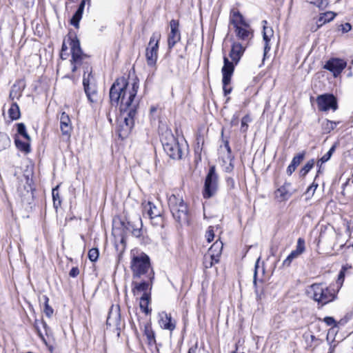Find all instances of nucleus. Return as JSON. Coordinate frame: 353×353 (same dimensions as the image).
<instances>
[{"label":"nucleus","instance_id":"obj_16","mask_svg":"<svg viewBox=\"0 0 353 353\" xmlns=\"http://www.w3.org/2000/svg\"><path fill=\"white\" fill-rule=\"evenodd\" d=\"M60 129L63 136L70 137L72 125L70 118L65 112H62L59 117Z\"/></svg>","mask_w":353,"mask_h":353},{"label":"nucleus","instance_id":"obj_59","mask_svg":"<svg viewBox=\"0 0 353 353\" xmlns=\"http://www.w3.org/2000/svg\"><path fill=\"white\" fill-rule=\"evenodd\" d=\"M68 50V47L65 43V41L63 43L62 47H61V52L66 51Z\"/></svg>","mask_w":353,"mask_h":353},{"label":"nucleus","instance_id":"obj_18","mask_svg":"<svg viewBox=\"0 0 353 353\" xmlns=\"http://www.w3.org/2000/svg\"><path fill=\"white\" fill-rule=\"evenodd\" d=\"M245 48L239 42L233 43L230 52V57L232 59V63L237 64L243 56Z\"/></svg>","mask_w":353,"mask_h":353},{"label":"nucleus","instance_id":"obj_40","mask_svg":"<svg viewBox=\"0 0 353 353\" xmlns=\"http://www.w3.org/2000/svg\"><path fill=\"white\" fill-rule=\"evenodd\" d=\"M43 299L45 302L44 312L48 317H51L53 314V309L49 305V299L47 296H43Z\"/></svg>","mask_w":353,"mask_h":353},{"label":"nucleus","instance_id":"obj_31","mask_svg":"<svg viewBox=\"0 0 353 353\" xmlns=\"http://www.w3.org/2000/svg\"><path fill=\"white\" fill-rule=\"evenodd\" d=\"M339 122L330 121L328 119L325 120L322 123V128L325 133H329L334 129H335Z\"/></svg>","mask_w":353,"mask_h":353},{"label":"nucleus","instance_id":"obj_23","mask_svg":"<svg viewBox=\"0 0 353 353\" xmlns=\"http://www.w3.org/2000/svg\"><path fill=\"white\" fill-rule=\"evenodd\" d=\"M230 23L234 26H248V23L244 19L243 15L239 12L232 10L231 12Z\"/></svg>","mask_w":353,"mask_h":353},{"label":"nucleus","instance_id":"obj_58","mask_svg":"<svg viewBox=\"0 0 353 353\" xmlns=\"http://www.w3.org/2000/svg\"><path fill=\"white\" fill-rule=\"evenodd\" d=\"M188 353H199V350H198V348H197V346H196V345H195V346H192V347H191L189 349V350H188Z\"/></svg>","mask_w":353,"mask_h":353},{"label":"nucleus","instance_id":"obj_38","mask_svg":"<svg viewBox=\"0 0 353 353\" xmlns=\"http://www.w3.org/2000/svg\"><path fill=\"white\" fill-rule=\"evenodd\" d=\"M290 184H285L284 185L281 186L276 190L277 195L279 194V196L282 199H286L289 197L290 194L288 190V186H289Z\"/></svg>","mask_w":353,"mask_h":353},{"label":"nucleus","instance_id":"obj_3","mask_svg":"<svg viewBox=\"0 0 353 353\" xmlns=\"http://www.w3.org/2000/svg\"><path fill=\"white\" fill-rule=\"evenodd\" d=\"M161 141L164 151L171 159H181L185 144L180 143L170 130H167L162 134Z\"/></svg>","mask_w":353,"mask_h":353},{"label":"nucleus","instance_id":"obj_60","mask_svg":"<svg viewBox=\"0 0 353 353\" xmlns=\"http://www.w3.org/2000/svg\"><path fill=\"white\" fill-rule=\"evenodd\" d=\"M256 270L255 269L254 275V285H256Z\"/></svg>","mask_w":353,"mask_h":353},{"label":"nucleus","instance_id":"obj_34","mask_svg":"<svg viewBox=\"0 0 353 353\" xmlns=\"http://www.w3.org/2000/svg\"><path fill=\"white\" fill-rule=\"evenodd\" d=\"M52 199H53V204L54 207L55 208H58L61 206V198L59 193V185H57L56 188L52 189Z\"/></svg>","mask_w":353,"mask_h":353},{"label":"nucleus","instance_id":"obj_44","mask_svg":"<svg viewBox=\"0 0 353 353\" xmlns=\"http://www.w3.org/2000/svg\"><path fill=\"white\" fill-rule=\"evenodd\" d=\"M145 334L148 339L149 344H152L155 342L154 333L150 327H145Z\"/></svg>","mask_w":353,"mask_h":353},{"label":"nucleus","instance_id":"obj_6","mask_svg":"<svg viewBox=\"0 0 353 353\" xmlns=\"http://www.w3.org/2000/svg\"><path fill=\"white\" fill-rule=\"evenodd\" d=\"M131 269L134 279H139L143 275L146 276L150 271H152L149 256L145 253L133 256L131 261Z\"/></svg>","mask_w":353,"mask_h":353},{"label":"nucleus","instance_id":"obj_54","mask_svg":"<svg viewBox=\"0 0 353 353\" xmlns=\"http://www.w3.org/2000/svg\"><path fill=\"white\" fill-rule=\"evenodd\" d=\"M79 274V270L78 268L77 267H74L72 268L70 272H69V275L71 276V277H76L77 276H78Z\"/></svg>","mask_w":353,"mask_h":353},{"label":"nucleus","instance_id":"obj_43","mask_svg":"<svg viewBox=\"0 0 353 353\" xmlns=\"http://www.w3.org/2000/svg\"><path fill=\"white\" fill-rule=\"evenodd\" d=\"M99 255V252L98 248H92L88 251V258L92 262H95L97 261Z\"/></svg>","mask_w":353,"mask_h":353},{"label":"nucleus","instance_id":"obj_4","mask_svg":"<svg viewBox=\"0 0 353 353\" xmlns=\"http://www.w3.org/2000/svg\"><path fill=\"white\" fill-rule=\"evenodd\" d=\"M307 294L318 304L324 305L336 298L334 290L328 287H324L321 283H314L307 289Z\"/></svg>","mask_w":353,"mask_h":353},{"label":"nucleus","instance_id":"obj_48","mask_svg":"<svg viewBox=\"0 0 353 353\" xmlns=\"http://www.w3.org/2000/svg\"><path fill=\"white\" fill-rule=\"evenodd\" d=\"M39 324H41L43 325V327L46 329V327H47V324L43 321H35V325H34V327H35V330H37V334H39V337L44 340V336H43V334H42L41 331L40 330V328H39Z\"/></svg>","mask_w":353,"mask_h":353},{"label":"nucleus","instance_id":"obj_26","mask_svg":"<svg viewBox=\"0 0 353 353\" xmlns=\"http://www.w3.org/2000/svg\"><path fill=\"white\" fill-rule=\"evenodd\" d=\"M85 1L83 0L81 2L77 10L71 19L70 23L75 28H79V21L82 18L83 12L85 8Z\"/></svg>","mask_w":353,"mask_h":353},{"label":"nucleus","instance_id":"obj_19","mask_svg":"<svg viewBox=\"0 0 353 353\" xmlns=\"http://www.w3.org/2000/svg\"><path fill=\"white\" fill-rule=\"evenodd\" d=\"M159 324L162 328L170 331L174 330L176 327V323L172 320L171 314L165 312H162L160 314Z\"/></svg>","mask_w":353,"mask_h":353},{"label":"nucleus","instance_id":"obj_46","mask_svg":"<svg viewBox=\"0 0 353 353\" xmlns=\"http://www.w3.org/2000/svg\"><path fill=\"white\" fill-rule=\"evenodd\" d=\"M251 119L249 115H245L241 119V130L243 132H246L248 128V123L250 122Z\"/></svg>","mask_w":353,"mask_h":353},{"label":"nucleus","instance_id":"obj_15","mask_svg":"<svg viewBox=\"0 0 353 353\" xmlns=\"http://www.w3.org/2000/svg\"><path fill=\"white\" fill-rule=\"evenodd\" d=\"M346 65L347 63L343 59L332 58L326 62L324 68L332 72L334 77H337Z\"/></svg>","mask_w":353,"mask_h":353},{"label":"nucleus","instance_id":"obj_55","mask_svg":"<svg viewBox=\"0 0 353 353\" xmlns=\"http://www.w3.org/2000/svg\"><path fill=\"white\" fill-rule=\"evenodd\" d=\"M132 234L135 237H139L141 235V230L140 228H134L132 226Z\"/></svg>","mask_w":353,"mask_h":353},{"label":"nucleus","instance_id":"obj_41","mask_svg":"<svg viewBox=\"0 0 353 353\" xmlns=\"http://www.w3.org/2000/svg\"><path fill=\"white\" fill-rule=\"evenodd\" d=\"M17 131L19 134L22 135L27 141L30 140V137L26 132V125L23 123H20L17 124Z\"/></svg>","mask_w":353,"mask_h":353},{"label":"nucleus","instance_id":"obj_61","mask_svg":"<svg viewBox=\"0 0 353 353\" xmlns=\"http://www.w3.org/2000/svg\"><path fill=\"white\" fill-rule=\"evenodd\" d=\"M344 274H345V272L341 270L339 274V279H341L343 278L344 277Z\"/></svg>","mask_w":353,"mask_h":353},{"label":"nucleus","instance_id":"obj_53","mask_svg":"<svg viewBox=\"0 0 353 353\" xmlns=\"http://www.w3.org/2000/svg\"><path fill=\"white\" fill-rule=\"evenodd\" d=\"M324 322L327 325H336V321L334 319V318L332 317H330V316H327V317H325L324 319Z\"/></svg>","mask_w":353,"mask_h":353},{"label":"nucleus","instance_id":"obj_24","mask_svg":"<svg viewBox=\"0 0 353 353\" xmlns=\"http://www.w3.org/2000/svg\"><path fill=\"white\" fill-rule=\"evenodd\" d=\"M335 17L334 13L332 12H327L320 15L319 18L316 21V27L315 28H311L312 32H316L319 28H321L325 23L330 22L334 19Z\"/></svg>","mask_w":353,"mask_h":353},{"label":"nucleus","instance_id":"obj_30","mask_svg":"<svg viewBox=\"0 0 353 353\" xmlns=\"http://www.w3.org/2000/svg\"><path fill=\"white\" fill-rule=\"evenodd\" d=\"M9 117L12 120H17L20 117V110L17 103H12L9 110Z\"/></svg>","mask_w":353,"mask_h":353},{"label":"nucleus","instance_id":"obj_20","mask_svg":"<svg viewBox=\"0 0 353 353\" xmlns=\"http://www.w3.org/2000/svg\"><path fill=\"white\" fill-rule=\"evenodd\" d=\"M225 148L227 150V155L223 160V170L226 172H231L234 169L233 159L234 157L232 155V150L229 145L228 141L225 142Z\"/></svg>","mask_w":353,"mask_h":353},{"label":"nucleus","instance_id":"obj_32","mask_svg":"<svg viewBox=\"0 0 353 353\" xmlns=\"http://www.w3.org/2000/svg\"><path fill=\"white\" fill-rule=\"evenodd\" d=\"M84 90H85V92L86 93L88 100L91 103L97 102V92H96L94 86L88 87V89H87V88H84Z\"/></svg>","mask_w":353,"mask_h":353},{"label":"nucleus","instance_id":"obj_14","mask_svg":"<svg viewBox=\"0 0 353 353\" xmlns=\"http://www.w3.org/2000/svg\"><path fill=\"white\" fill-rule=\"evenodd\" d=\"M170 32L168 37V46L172 49L181 40V33L179 30V23L177 20L172 19L170 22Z\"/></svg>","mask_w":353,"mask_h":353},{"label":"nucleus","instance_id":"obj_35","mask_svg":"<svg viewBox=\"0 0 353 353\" xmlns=\"http://www.w3.org/2000/svg\"><path fill=\"white\" fill-rule=\"evenodd\" d=\"M22 90H21L20 87L17 85L14 84L12 86L11 90L10 92V98L12 100H14V99H19L21 96Z\"/></svg>","mask_w":353,"mask_h":353},{"label":"nucleus","instance_id":"obj_51","mask_svg":"<svg viewBox=\"0 0 353 353\" xmlns=\"http://www.w3.org/2000/svg\"><path fill=\"white\" fill-rule=\"evenodd\" d=\"M225 181H226V185H227V187L232 190V189H234V187H235V182H234V180L233 178L232 177H227L225 179Z\"/></svg>","mask_w":353,"mask_h":353},{"label":"nucleus","instance_id":"obj_56","mask_svg":"<svg viewBox=\"0 0 353 353\" xmlns=\"http://www.w3.org/2000/svg\"><path fill=\"white\" fill-rule=\"evenodd\" d=\"M310 3L321 8L323 5V0H307Z\"/></svg>","mask_w":353,"mask_h":353},{"label":"nucleus","instance_id":"obj_21","mask_svg":"<svg viewBox=\"0 0 353 353\" xmlns=\"http://www.w3.org/2000/svg\"><path fill=\"white\" fill-rule=\"evenodd\" d=\"M234 31L236 37L243 41H246L252 37L253 33L252 30L248 23V26H236L234 28Z\"/></svg>","mask_w":353,"mask_h":353},{"label":"nucleus","instance_id":"obj_17","mask_svg":"<svg viewBox=\"0 0 353 353\" xmlns=\"http://www.w3.org/2000/svg\"><path fill=\"white\" fill-rule=\"evenodd\" d=\"M107 325L119 328L121 324V316L119 313V308L118 306L112 307L106 321Z\"/></svg>","mask_w":353,"mask_h":353},{"label":"nucleus","instance_id":"obj_12","mask_svg":"<svg viewBox=\"0 0 353 353\" xmlns=\"http://www.w3.org/2000/svg\"><path fill=\"white\" fill-rule=\"evenodd\" d=\"M223 66L222 68L221 72L223 74V89L225 93V95L230 94L232 91V89L227 88V85L230 83L231 77L233 74L234 70V64L232 62H230L228 57H223Z\"/></svg>","mask_w":353,"mask_h":353},{"label":"nucleus","instance_id":"obj_1","mask_svg":"<svg viewBox=\"0 0 353 353\" xmlns=\"http://www.w3.org/2000/svg\"><path fill=\"white\" fill-rule=\"evenodd\" d=\"M139 89V83L134 79L128 81L125 77L118 78L110 90V99L112 105H119L120 110L137 108L138 100L135 99Z\"/></svg>","mask_w":353,"mask_h":353},{"label":"nucleus","instance_id":"obj_50","mask_svg":"<svg viewBox=\"0 0 353 353\" xmlns=\"http://www.w3.org/2000/svg\"><path fill=\"white\" fill-rule=\"evenodd\" d=\"M317 187H318V185L314 184L313 183L310 186H309L307 188V191H306V194H308L310 197L313 196Z\"/></svg>","mask_w":353,"mask_h":353},{"label":"nucleus","instance_id":"obj_37","mask_svg":"<svg viewBox=\"0 0 353 353\" xmlns=\"http://www.w3.org/2000/svg\"><path fill=\"white\" fill-rule=\"evenodd\" d=\"M301 254H299L296 251L293 250L292 252L288 256V257L283 261V265L285 267H289L291 265L292 261L298 258Z\"/></svg>","mask_w":353,"mask_h":353},{"label":"nucleus","instance_id":"obj_2","mask_svg":"<svg viewBox=\"0 0 353 353\" xmlns=\"http://www.w3.org/2000/svg\"><path fill=\"white\" fill-rule=\"evenodd\" d=\"M69 44L71 48L72 59L70 60L72 72L77 71L81 65L83 68V85L84 88L93 86L94 79L92 74V68L88 63L89 57L82 52L79 41L75 37L69 39Z\"/></svg>","mask_w":353,"mask_h":353},{"label":"nucleus","instance_id":"obj_13","mask_svg":"<svg viewBox=\"0 0 353 353\" xmlns=\"http://www.w3.org/2000/svg\"><path fill=\"white\" fill-rule=\"evenodd\" d=\"M144 211L147 213L149 218L152 221L154 225H161L163 218L161 216L162 210L160 208L156 206L152 202L148 201L144 206Z\"/></svg>","mask_w":353,"mask_h":353},{"label":"nucleus","instance_id":"obj_25","mask_svg":"<svg viewBox=\"0 0 353 353\" xmlns=\"http://www.w3.org/2000/svg\"><path fill=\"white\" fill-rule=\"evenodd\" d=\"M222 249L223 243L220 241H216L209 248L207 253L210 254V255H212V256L214 257L215 259L219 261V258L222 252Z\"/></svg>","mask_w":353,"mask_h":353},{"label":"nucleus","instance_id":"obj_9","mask_svg":"<svg viewBox=\"0 0 353 353\" xmlns=\"http://www.w3.org/2000/svg\"><path fill=\"white\" fill-rule=\"evenodd\" d=\"M121 119H123V121L120 124V136H121L122 134L127 135L134 126V118L137 113V108H134V106H133V108L127 109L125 111L121 110Z\"/></svg>","mask_w":353,"mask_h":353},{"label":"nucleus","instance_id":"obj_42","mask_svg":"<svg viewBox=\"0 0 353 353\" xmlns=\"http://www.w3.org/2000/svg\"><path fill=\"white\" fill-rule=\"evenodd\" d=\"M305 155V152H302L296 156H294L292 160L291 163L294 165L296 168L301 163V162L303 160Z\"/></svg>","mask_w":353,"mask_h":353},{"label":"nucleus","instance_id":"obj_29","mask_svg":"<svg viewBox=\"0 0 353 353\" xmlns=\"http://www.w3.org/2000/svg\"><path fill=\"white\" fill-rule=\"evenodd\" d=\"M219 262V260L212 256V255H210V254L206 253L203 256V263L205 269L212 268L214 264Z\"/></svg>","mask_w":353,"mask_h":353},{"label":"nucleus","instance_id":"obj_22","mask_svg":"<svg viewBox=\"0 0 353 353\" xmlns=\"http://www.w3.org/2000/svg\"><path fill=\"white\" fill-rule=\"evenodd\" d=\"M263 23L264 24L267 23L266 21H263ZM263 37L265 41L264 46V56H265L267 52H268L270 49V46L269 45V42L271 39V37L273 36L274 32L270 27H267L265 25L263 26Z\"/></svg>","mask_w":353,"mask_h":353},{"label":"nucleus","instance_id":"obj_52","mask_svg":"<svg viewBox=\"0 0 353 353\" xmlns=\"http://www.w3.org/2000/svg\"><path fill=\"white\" fill-rule=\"evenodd\" d=\"M341 31L343 33L348 32L352 29V26H351V25L349 23H346L345 24H342L341 26Z\"/></svg>","mask_w":353,"mask_h":353},{"label":"nucleus","instance_id":"obj_57","mask_svg":"<svg viewBox=\"0 0 353 353\" xmlns=\"http://www.w3.org/2000/svg\"><path fill=\"white\" fill-rule=\"evenodd\" d=\"M296 169V168L290 163L287 168L286 173L290 176L295 171Z\"/></svg>","mask_w":353,"mask_h":353},{"label":"nucleus","instance_id":"obj_10","mask_svg":"<svg viewBox=\"0 0 353 353\" xmlns=\"http://www.w3.org/2000/svg\"><path fill=\"white\" fill-rule=\"evenodd\" d=\"M146 279L142 281H137V279L132 282V292L134 296H139L142 294H150V290L152 285V281L154 278V272L150 271V272L145 276Z\"/></svg>","mask_w":353,"mask_h":353},{"label":"nucleus","instance_id":"obj_11","mask_svg":"<svg viewBox=\"0 0 353 353\" xmlns=\"http://www.w3.org/2000/svg\"><path fill=\"white\" fill-rule=\"evenodd\" d=\"M316 103L319 110L322 112H327L330 110L335 111L338 108L337 100L332 94H324L318 96Z\"/></svg>","mask_w":353,"mask_h":353},{"label":"nucleus","instance_id":"obj_47","mask_svg":"<svg viewBox=\"0 0 353 353\" xmlns=\"http://www.w3.org/2000/svg\"><path fill=\"white\" fill-rule=\"evenodd\" d=\"M335 148H336V146L335 145H334L333 146H332V148L329 150V151L325 154L320 159V161H321L322 163H325V162H327L330 159V157H332L333 152H334L335 150Z\"/></svg>","mask_w":353,"mask_h":353},{"label":"nucleus","instance_id":"obj_62","mask_svg":"<svg viewBox=\"0 0 353 353\" xmlns=\"http://www.w3.org/2000/svg\"><path fill=\"white\" fill-rule=\"evenodd\" d=\"M156 110H157V108H154V107H152V108H150V112H154Z\"/></svg>","mask_w":353,"mask_h":353},{"label":"nucleus","instance_id":"obj_64","mask_svg":"<svg viewBox=\"0 0 353 353\" xmlns=\"http://www.w3.org/2000/svg\"><path fill=\"white\" fill-rule=\"evenodd\" d=\"M347 268H347V267H346V266H343V267H342V270H342V271H343V272H345Z\"/></svg>","mask_w":353,"mask_h":353},{"label":"nucleus","instance_id":"obj_28","mask_svg":"<svg viewBox=\"0 0 353 353\" xmlns=\"http://www.w3.org/2000/svg\"><path fill=\"white\" fill-rule=\"evenodd\" d=\"M150 300V294H144L141 295L140 298V307L141 310L145 312L146 314H148L150 312V310L148 309V305Z\"/></svg>","mask_w":353,"mask_h":353},{"label":"nucleus","instance_id":"obj_8","mask_svg":"<svg viewBox=\"0 0 353 353\" xmlns=\"http://www.w3.org/2000/svg\"><path fill=\"white\" fill-rule=\"evenodd\" d=\"M161 39L159 32H154L145 49V59L148 66L154 67L158 59L159 43Z\"/></svg>","mask_w":353,"mask_h":353},{"label":"nucleus","instance_id":"obj_39","mask_svg":"<svg viewBox=\"0 0 353 353\" xmlns=\"http://www.w3.org/2000/svg\"><path fill=\"white\" fill-rule=\"evenodd\" d=\"M314 165V160L311 159L307 162V163L304 165V167L301 170L300 174L301 176H305L310 170L313 168Z\"/></svg>","mask_w":353,"mask_h":353},{"label":"nucleus","instance_id":"obj_63","mask_svg":"<svg viewBox=\"0 0 353 353\" xmlns=\"http://www.w3.org/2000/svg\"><path fill=\"white\" fill-rule=\"evenodd\" d=\"M65 57V54H63V52H61V59H66V58H65V57Z\"/></svg>","mask_w":353,"mask_h":353},{"label":"nucleus","instance_id":"obj_7","mask_svg":"<svg viewBox=\"0 0 353 353\" xmlns=\"http://www.w3.org/2000/svg\"><path fill=\"white\" fill-rule=\"evenodd\" d=\"M219 188V176L216 172L215 166L210 168L205 177L203 195L205 199H209L216 194Z\"/></svg>","mask_w":353,"mask_h":353},{"label":"nucleus","instance_id":"obj_49","mask_svg":"<svg viewBox=\"0 0 353 353\" xmlns=\"http://www.w3.org/2000/svg\"><path fill=\"white\" fill-rule=\"evenodd\" d=\"M205 236L208 242L213 241L214 238V231L212 226H210L206 232Z\"/></svg>","mask_w":353,"mask_h":353},{"label":"nucleus","instance_id":"obj_33","mask_svg":"<svg viewBox=\"0 0 353 353\" xmlns=\"http://www.w3.org/2000/svg\"><path fill=\"white\" fill-rule=\"evenodd\" d=\"M10 139L9 137L3 132H0V152L10 146Z\"/></svg>","mask_w":353,"mask_h":353},{"label":"nucleus","instance_id":"obj_5","mask_svg":"<svg viewBox=\"0 0 353 353\" xmlns=\"http://www.w3.org/2000/svg\"><path fill=\"white\" fill-rule=\"evenodd\" d=\"M168 205L174 219L179 223L188 222V210L183 200L172 194L168 198Z\"/></svg>","mask_w":353,"mask_h":353},{"label":"nucleus","instance_id":"obj_45","mask_svg":"<svg viewBox=\"0 0 353 353\" xmlns=\"http://www.w3.org/2000/svg\"><path fill=\"white\" fill-rule=\"evenodd\" d=\"M305 250V247L304 239L302 238L298 239L296 248L294 250L296 251V252H298L299 254H301L304 252Z\"/></svg>","mask_w":353,"mask_h":353},{"label":"nucleus","instance_id":"obj_27","mask_svg":"<svg viewBox=\"0 0 353 353\" xmlns=\"http://www.w3.org/2000/svg\"><path fill=\"white\" fill-rule=\"evenodd\" d=\"M335 236V232L332 227H325L324 229L321 230L319 234L320 241H327L332 239Z\"/></svg>","mask_w":353,"mask_h":353},{"label":"nucleus","instance_id":"obj_36","mask_svg":"<svg viewBox=\"0 0 353 353\" xmlns=\"http://www.w3.org/2000/svg\"><path fill=\"white\" fill-rule=\"evenodd\" d=\"M15 145L17 148L20 150L21 151L25 152L26 153L30 152V144L27 142H23L21 140H19L17 139L14 141Z\"/></svg>","mask_w":353,"mask_h":353}]
</instances>
